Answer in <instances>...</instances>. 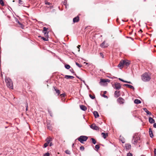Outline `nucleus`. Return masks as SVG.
I'll return each mask as SVG.
<instances>
[{
  "label": "nucleus",
  "mask_w": 156,
  "mask_h": 156,
  "mask_svg": "<svg viewBox=\"0 0 156 156\" xmlns=\"http://www.w3.org/2000/svg\"><path fill=\"white\" fill-rule=\"evenodd\" d=\"M70 71L72 73H74L73 69L72 68L69 69Z\"/></svg>",
  "instance_id": "37998d69"
},
{
  "label": "nucleus",
  "mask_w": 156,
  "mask_h": 156,
  "mask_svg": "<svg viewBox=\"0 0 156 156\" xmlns=\"http://www.w3.org/2000/svg\"><path fill=\"white\" fill-rule=\"evenodd\" d=\"M95 148L97 150H98L100 148V146L98 145H96L95 146Z\"/></svg>",
  "instance_id": "4c0bfd02"
},
{
  "label": "nucleus",
  "mask_w": 156,
  "mask_h": 156,
  "mask_svg": "<svg viewBox=\"0 0 156 156\" xmlns=\"http://www.w3.org/2000/svg\"><path fill=\"white\" fill-rule=\"evenodd\" d=\"M119 80H120V81H121L123 82L128 83H131L130 81H125L120 78H119Z\"/></svg>",
  "instance_id": "a878e982"
},
{
  "label": "nucleus",
  "mask_w": 156,
  "mask_h": 156,
  "mask_svg": "<svg viewBox=\"0 0 156 156\" xmlns=\"http://www.w3.org/2000/svg\"><path fill=\"white\" fill-rule=\"evenodd\" d=\"M45 4H46L49 5V3H48V2H45Z\"/></svg>",
  "instance_id": "6e6d98bb"
},
{
  "label": "nucleus",
  "mask_w": 156,
  "mask_h": 156,
  "mask_svg": "<svg viewBox=\"0 0 156 156\" xmlns=\"http://www.w3.org/2000/svg\"><path fill=\"white\" fill-rule=\"evenodd\" d=\"M26 111H27L28 110V105L27 103L26 104Z\"/></svg>",
  "instance_id": "a18cd8bd"
},
{
  "label": "nucleus",
  "mask_w": 156,
  "mask_h": 156,
  "mask_svg": "<svg viewBox=\"0 0 156 156\" xmlns=\"http://www.w3.org/2000/svg\"><path fill=\"white\" fill-rule=\"evenodd\" d=\"M76 64L79 68H81L82 66V65H81L79 64L77 62H76Z\"/></svg>",
  "instance_id": "72a5a7b5"
},
{
  "label": "nucleus",
  "mask_w": 156,
  "mask_h": 156,
  "mask_svg": "<svg viewBox=\"0 0 156 156\" xmlns=\"http://www.w3.org/2000/svg\"><path fill=\"white\" fill-rule=\"evenodd\" d=\"M153 126L154 128H156V123H154Z\"/></svg>",
  "instance_id": "3c124183"
},
{
  "label": "nucleus",
  "mask_w": 156,
  "mask_h": 156,
  "mask_svg": "<svg viewBox=\"0 0 156 156\" xmlns=\"http://www.w3.org/2000/svg\"><path fill=\"white\" fill-rule=\"evenodd\" d=\"M43 156H49V153L47 152Z\"/></svg>",
  "instance_id": "a19ab883"
},
{
  "label": "nucleus",
  "mask_w": 156,
  "mask_h": 156,
  "mask_svg": "<svg viewBox=\"0 0 156 156\" xmlns=\"http://www.w3.org/2000/svg\"><path fill=\"white\" fill-rule=\"evenodd\" d=\"M143 110L145 111L147 115H151V112H149L146 108H143Z\"/></svg>",
  "instance_id": "a211bd4d"
},
{
  "label": "nucleus",
  "mask_w": 156,
  "mask_h": 156,
  "mask_svg": "<svg viewBox=\"0 0 156 156\" xmlns=\"http://www.w3.org/2000/svg\"><path fill=\"white\" fill-rule=\"evenodd\" d=\"M48 126H47V128L48 129Z\"/></svg>",
  "instance_id": "052dcab7"
},
{
  "label": "nucleus",
  "mask_w": 156,
  "mask_h": 156,
  "mask_svg": "<svg viewBox=\"0 0 156 156\" xmlns=\"http://www.w3.org/2000/svg\"><path fill=\"white\" fill-rule=\"evenodd\" d=\"M118 102L120 104L124 103V100L122 98H119L118 99Z\"/></svg>",
  "instance_id": "1a4fd4ad"
},
{
  "label": "nucleus",
  "mask_w": 156,
  "mask_h": 156,
  "mask_svg": "<svg viewBox=\"0 0 156 156\" xmlns=\"http://www.w3.org/2000/svg\"><path fill=\"white\" fill-rule=\"evenodd\" d=\"M106 134V137H107L108 136V133H105Z\"/></svg>",
  "instance_id": "5fc2aeb1"
},
{
  "label": "nucleus",
  "mask_w": 156,
  "mask_h": 156,
  "mask_svg": "<svg viewBox=\"0 0 156 156\" xmlns=\"http://www.w3.org/2000/svg\"><path fill=\"white\" fill-rule=\"evenodd\" d=\"M73 21L74 23L77 22L79 21V17L77 16L73 19Z\"/></svg>",
  "instance_id": "ddd939ff"
},
{
  "label": "nucleus",
  "mask_w": 156,
  "mask_h": 156,
  "mask_svg": "<svg viewBox=\"0 0 156 156\" xmlns=\"http://www.w3.org/2000/svg\"><path fill=\"white\" fill-rule=\"evenodd\" d=\"M15 2L14 0L13 1V2Z\"/></svg>",
  "instance_id": "e2e57ef3"
},
{
  "label": "nucleus",
  "mask_w": 156,
  "mask_h": 156,
  "mask_svg": "<svg viewBox=\"0 0 156 156\" xmlns=\"http://www.w3.org/2000/svg\"><path fill=\"white\" fill-rule=\"evenodd\" d=\"M49 115H50V116H52V114L50 112H49Z\"/></svg>",
  "instance_id": "603ef678"
},
{
  "label": "nucleus",
  "mask_w": 156,
  "mask_h": 156,
  "mask_svg": "<svg viewBox=\"0 0 156 156\" xmlns=\"http://www.w3.org/2000/svg\"><path fill=\"white\" fill-rule=\"evenodd\" d=\"M124 85L125 86L127 87H128L130 88L131 89H132L133 90H134V88L133 87V86H132L128 84H124Z\"/></svg>",
  "instance_id": "412c9836"
},
{
  "label": "nucleus",
  "mask_w": 156,
  "mask_h": 156,
  "mask_svg": "<svg viewBox=\"0 0 156 156\" xmlns=\"http://www.w3.org/2000/svg\"><path fill=\"white\" fill-rule=\"evenodd\" d=\"M83 83H85V81H83Z\"/></svg>",
  "instance_id": "680f3d73"
},
{
  "label": "nucleus",
  "mask_w": 156,
  "mask_h": 156,
  "mask_svg": "<svg viewBox=\"0 0 156 156\" xmlns=\"http://www.w3.org/2000/svg\"><path fill=\"white\" fill-rule=\"evenodd\" d=\"M115 95L117 97H118L120 95L119 91H116L115 92Z\"/></svg>",
  "instance_id": "bb28decb"
},
{
  "label": "nucleus",
  "mask_w": 156,
  "mask_h": 156,
  "mask_svg": "<svg viewBox=\"0 0 156 156\" xmlns=\"http://www.w3.org/2000/svg\"><path fill=\"white\" fill-rule=\"evenodd\" d=\"M101 135H102V137L104 139H105L106 138V134H105V133H101Z\"/></svg>",
  "instance_id": "7c9ffc66"
},
{
  "label": "nucleus",
  "mask_w": 156,
  "mask_h": 156,
  "mask_svg": "<svg viewBox=\"0 0 156 156\" xmlns=\"http://www.w3.org/2000/svg\"><path fill=\"white\" fill-rule=\"evenodd\" d=\"M0 4L3 6L4 5V3L2 0H0Z\"/></svg>",
  "instance_id": "e433bc0d"
},
{
  "label": "nucleus",
  "mask_w": 156,
  "mask_h": 156,
  "mask_svg": "<svg viewBox=\"0 0 156 156\" xmlns=\"http://www.w3.org/2000/svg\"><path fill=\"white\" fill-rule=\"evenodd\" d=\"M134 102L136 104H138L140 103H141V101L140 100H138V99H136L134 101Z\"/></svg>",
  "instance_id": "b1692460"
},
{
  "label": "nucleus",
  "mask_w": 156,
  "mask_h": 156,
  "mask_svg": "<svg viewBox=\"0 0 156 156\" xmlns=\"http://www.w3.org/2000/svg\"><path fill=\"white\" fill-rule=\"evenodd\" d=\"M80 109L84 111H86L87 109V107L85 106L84 105H80Z\"/></svg>",
  "instance_id": "dca6fc26"
},
{
  "label": "nucleus",
  "mask_w": 156,
  "mask_h": 156,
  "mask_svg": "<svg viewBox=\"0 0 156 156\" xmlns=\"http://www.w3.org/2000/svg\"><path fill=\"white\" fill-rule=\"evenodd\" d=\"M74 76H69V75H65V78H66L67 79H73L74 78Z\"/></svg>",
  "instance_id": "aec40b11"
},
{
  "label": "nucleus",
  "mask_w": 156,
  "mask_h": 156,
  "mask_svg": "<svg viewBox=\"0 0 156 156\" xmlns=\"http://www.w3.org/2000/svg\"><path fill=\"white\" fill-rule=\"evenodd\" d=\"M106 91H104L103 92V94H105L106 93Z\"/></svg>",
  "instance_id": "864d4df0"
},
{
  "label": "nucleus",
  "mask_w": 156,
  "mask_h": 156,
  "mask_svg": "<svg viewBox=\"0 0 156 156\" xmlns=\"http://www.w3.org/2000/svg\"><path fill=\"white\" fill-rule=\"evenodd\" d=\"M22 1H21V0H19V3L20 4H22Z\"/></svg>",
  "instance_id": "09e8293b"
},
{
  "label": "nucleus",
  "mask_w": 156,
  "mask_h": 156,
  "mask_svg": "<svg viewBox=\"0 0 156 156\" xmlns=\"http://www.w3.org/2000/svg\"><path fill=\"white\" fill-rule=\"evenodd\" d=\"M149 134L150 136L152 138L154 136L152 130L151 129V128H150L149 129Z\"/></svg>",
  "instance_id": "6e6552de"
},
{
  "label": "nucleus",
  "mask_w": 156,
  "mask_h": 156,
  "mask_svg": "<svg viewBox=\"0 0 156 156\" xmlns=\"http://www.w3.org/2000/svg\"><path fill=\"white\" fill-rule=\"evenodd\" d=\"M65 67L67 69H70V66L69 65L66 64L65 65Z\"/></svg>",
  "instance_id": "2f4dec72"
},
{
  "label": "nucleus",
  "mask_w": 156,
  "mask_h": 156,
  "mask_svg": "<svg viewBox=\"0 0 156 156\" xmlns=\"http://www.w3.org/2000/svg\"><path fill=\"white\" fill-rule=\"evenodd\" d=\"M154 156H156V148L154 149Z\"/></svg>",
  "instance_id": "79ce46f5"
},
{
  "label": "nucleus",
  "mask_w": 156,
  "mask_h": 156,
  "mask_svg": "<svg viewBox=\"0 0 156 156\" xmlns=\"http://www.w3.org/2000/svg\"><path fill=\"white\" fill-rule=\"evenodd\" d=\"M54 90L56 91V93L58 95H59L60 94L59 90L57 89L55 87H54Z\"/></svg>",
  "instance_id": "393cba45"
},
{
  "label": "nucleus",
  "mask_w": 156,
  "mask_h": 156,
  "mask_svg": "<svg viewBox=\"0 0 156 156\" xmlns=\"http://www.w3.org/2000/svg\"><path fill=\"white\" fill-rule=\"evenodd\" d=\"M123 62L124 66H129L130 64L129 62L128 61L123 60Z\"/></svg>",
  "instance_id": "f8f14e48"
},
{
  "label": "nucleus",
  "mask_w": 156,
  "mask_h": 156,
  "mask_svg": "<svg viewBox=\"0 0 156 156\" xmlns=\"http://www.w3.org/2000/svg\"><path fill=\"white\" fill-rule=\"evenodd\" d=\"M127 156H133V155L130 152H129L128 153H127Z\"/></svg>",
  "instance_id": "ea45409f"
},
{
  "label": "nucleus",
  "mask_w": 156,
  "mask_h": 156,
  "mask_svg": "<svg viewBox=\"0 0 156 156\" xmlns=\"http://www.w3.org/2000/svg\"><path fill=\"white\" fill-rule=\"evenodd\" d=\"M90 127L92 129L95 130H99L100 128L96 126L94 124H93L90 126Z\"/></svg>",
  "instance_id": "39448f33"
},
{
  "label": "nucleus",
  "mask_w": 156,
  "mask_h": 156,
  "mask_svg": "<svg viewBox=\"0 0 156 156\" xmlns=\"http://www.w3.org/2000/svg\"><path fill=\"white\" fill-rule=\"evenodd\" d=\"M123 63L124 62H123V61H121L118 65V66L120 68V69H121L123 67V66H124Z\"/></svg>",
  "instance_id": "4468645a"
},
{
  "label": "nucleus",
  "mask_w": 156,
  "mask_h": 156,
  "mask_svg": "<svg viewBox=\"0 0 156 156\" xmlns=\"http://www.w3.org/2000/svg\"><path fill=\"white\" fill-rule=\"evenodd\" d=\"M91 140H92V143L94 144H95L96 143V141L95 140L94 138H92L91 139Z\"/></svg>",
  "instance_id": "473e14b6"
},
{
  "label": "nucleus",
  "mask_w": 156,
  "mask_h": 156,
  "mask_svg": "<svg viewBox=\"0 0 156 156\" xmlns=\"http://www.w3.org/2000/svg\"><path fill=\"white\" fill-rule=\"evenodd\" d=\"M80 45H78V46H77V48H79V50L78 51H80Z\"/></svg>",
  "instance_id": "8fccbe9b"
},
{
  "label": "nucleus",
  "mask_w": 156,
  "mask_h": 156,
  "mask_svg": "<svg viewBox=\"0 0 156 156\" xmlns=\"http://www.w3.org/2000/svg\"><path fill=\"white\" fill-rule=\"evenodd\" d=\"M16 22H17L20 25V27L22 29L24 28V26L21 24L18 20H17Z\"/></svg>",
  "instance_id": "c85d7f7f"
},
{
  "label": "nucleus",
  "mask_w": 156,
  "mask_h": 156,
  "mask_svg": "<svg viewBox=\"0 0 156 156\" xmlns=\"http://www.w3.org/2000/svg\"><path fill=\"white\" fill-rule=\"evenodd\" d=\"M89 96L90 98L92 99H94L95 98V97L94 96H93L90 94L89 95Z\"/></svg>",
  "instance_id": "c9c22d12"
},
{
  "label": "nucleus",
  "mask_w": 156,
  "mask_h": 156,
  "mask_svg": "<svg viewBox=\"0 0 156 156\" xmlns=\"http://www.w3.org/2000/svg\"><path fill=\"white\" fill-rule=\"evenodd\" d=\"M149 121L151 123H153L155 122L154 120L151 117H149Z\"/></svg>",
  "instance_id": "6ab92c4d"
},
{
  "label": "nucleus",
  "mask_w": 156,
  "mask_h": 156,
  "mask_svg": "<svg viewBox=\"0 0 156 156\" xmlns=\"http://www.w3.org/2000/svg\"><path fill=\"white\" fill-rule=\"evenodd\" d=\"M122 143H124L125 142H124V141H122Z\"/></svg>",
  "instance_id": "bf43d9fd"
},
{
  "label": "nucleus",
  "mask_w": 156,
  "mask_h": 156,
  "mask_svg": "<svg viewBox=\"0 0 156 156\" xmlns=\"http://www.w3.org/2000/svg\"><path fill=\"white\" fill-rule=\"evenodd\" d=\"M6 85L8 87L11 89H13V82L9 78L6 77L5 79Z\"/></svg>",
  "instance_id": "f03ea898"
},
{
  "label": "nucleus",
  "mask_w": 156,
  "mask_h": 156,
  "mask_svg": "<svg viewBox=\"0 0 156 156\" xmlns=\"http://www.w3.org/2000/svg\"><path fill=\"white\" fill-rule=\"evenodd\" d=\"M100 55H101V56L102 58H104V55H103V54L102 53H100Z\"/></svg>",
  "instance_id": "49530a36"
},
{
  "label": "nucleus",
  "mask_w": 156,
  "mask_h": 156,
  "mask_svg": "<svg viewBox=\"0 0 156 156\" xmlns=\"http://www.w3.org/2000/svg\"><path fill=\"white\" fill-rule=\"evenodd\" d=\"M102 96L105 98H108V97L107 96L105 95V94H103L102 95Z\"/></svg>",
  "instance_id": "de8ad7c7"
},
{
  "label": "nucleus",
  "mask_w": 156,
  "mask_h": 156,
  "mask_svg": "<svg viewBox=\"0 0 156 156\" xmlns=\"http://www.w3.org/2000/svg\"><path fill=\"white\" fill-rule=\"evenodd\" d=\"M65 152L66 154H70V151L68 150H66L65 151Z\"/></svg>",
  "instance_id": "f704fd0d"
},
{
  "label": "nucleus",
  "mask_w": 156,
  "mask_h": 156,
  "mask_svg": "<svg viewBox=\"0 0 156 156\" xmlns=\"http://www.w3.org/2000/svg\"><path fill=\"white\" fill-rule=\"evenodd\" d=\"M110 81V80L108 79H101L100 80L101 82L103 83H105L107 82H109Z\"/></svg>",
  "instance_id": "f3484780"
},
{
  "label": "nucleus",
  "mask_w": 156,
  "mask_h": 156,
  "mask_svg": "<svg viewBox=\"0 0 156 156\" xmlns=\"http://www.w3.org/2000/svg\"><path fill=\"white\" fill-rule=\"evenodd\" d=\"M141 77L142 80L144 82H148L151 79L150 75L147 73H144L141 76Z\"/></svg>",
  "instance_id": "f257e3e1"
},
{
  "label": "nucleus",
  "mask_w": 156,
  "mask_h": 156,
  "mask_svg": "<svg viewBox=\"0 0 156 156\" xmlns=\"http://www.w3.org/2000/svg\"><path fill=\"white\" fill-rule=\"evenodd\" d=\"M93 114L96 118L99 116V114L98 112L97 111H94L93 112Z\"/></svg>",
  "instance_id": "4be33fe9"
},
{
  "label": "nucleus",
  "mask_w": 156,
  "mask_h": 156,
  "mask_svg": "<svg viewBox=\"0 0 156 156\" xmlns=\"http://www.w3.org/2000/svg\"><path fill=\"white\" fill-rule=\"evenodd\" d=\"M52 139L49 137V146H51L53 145V144L51 142V141H52Z\"/></svg>",
  "instance_id": "cd10ccee"
},
{
  "label": "nucleus",
  "mask_w": 156,
  "mask_h": 156,
  "mask_svg": "<svg viewBox=\"0 0 156 156\" xmlns=\"http://www.w3.org/2000/svg\"><path fill=\"white\" fill-rule=\"evenodd\" d=\"M125 147L127 150H129L131 148V145L129 144H126L125 145Z\"/></svg>",
  "instance_id": "9d476101"
},
{
  "label": "nucleus",
  "mask_w": 156,
  "mask_h": 156,
  "mask_svg": "<svg viewBox=\"0 0 156 156\" xmlns=\"http://www.w3.org/2000/svg\"><path fill=\"white\" fill-rule=\"evenodd\" d=\"M76 76V77H77V78H78V79H80V78H79V77L78 76Z\"/></svg>",
  "instance_id": "13d9d810"
},
{
  "label": "nucleus",
  "mask_w": 156,
  "mask_h": 156,
  "mask_svg": "<svg viewBox=\"0 0 156 156\" xmlns=\"http://www.w3.org/2000/svg\"><path fill=\"white\" fill-rule=\"evenodd\" d=\"M140 139V137L139 136L138 133H136L133 136L132 142L133 144H136L138 141Z\"/></svg>",
  "instance_id": "7ed1b4c3"
},
{
  "label": "nucleus",
  "mask_w": 156,
  "mask_h": 156,
  "mask_svg": "<svg viewBox=\"0 0 156 156\" xmlns=\"http://www.w3.org/2000/svg\"><path fill=\"white\" fill-rule=\"evenodd\" d=\"M140 31H141V32H142V30H141V29H140Z\"/></svg>",
  "instance_id": "4d7b16f0"
},
{
  "label": "nucleus",
  "mask_w": 156,
  "mask_h": 156,
  "mask_svg": "<svg viewBox=\"0 0 156 156\" xmlns=\"http://www.w3.org/2000/svg\"><path fill=\"white\" fill-rule=\"evenodd\" d=\"M48 28H46L45 27H44L43 28V33H44V35L45 36L46 35V36H48V33H47V30Z\"/></svg>",
  "instance_id": "9b49d317"
},
{
  "label": "nucleus",
  "mask_w": 156,
  "mask_h": 156,
  "mask_svg": "<svg viewBox=\"0 0 156 156\" xmlns=\"http://www.w3.org/2000/svg\"><path fill=\"white\" fill-rule=\"evenodd\" d=\"M46 141H47V142L45 143L43 147L45 148L46 147H47L48 145L49 144V140L48 139V138H47L46 139Z\"/></svg>",
  "instance_id": "2eb2a0df"
},
{
  "label": "nucleus",
  "mask_w": 156,
  "mask_h": 156,
  "mask_svg": "<svg viewBox=\"0 0 156 156\" xmlns=\"http://www.w3.org/2000/svg\"><path fill=\"white\" fill-rule=\"evenodd\" d=\"M67 2V1L66 0H65L63 2V5H64L65 6V7H66V8H67V5H66Z\"/></svg>",
  "instance_id": "c756f323"
},
{
  "label": "nucleus",
  "mask_w": 156,
  "mask_h": 156,
  "mask_svg": "<svg viewBox=\"0 0 156 156\" xmlns=\"http://www.w3.org/2000/svg\"><path fill=\"white\" fill-rule=\"evenodd\" d=\"M84 148L83 146H81L80 147V150L82 151H83L84 150Z\"/></svg>",
  "instance_id": "58836bf2"
},
{
  "label": "nucleus",
  "mask_w": 156,
  "mask_h": 156,
  "mask_svg": "<svg viewBox=\"0 0 156 156\" xmlns=\"http://www.w3.org/2000/svg\"><path fill=\"white\" fill-rule=\"evenodd\" d=\"M88 139V137L86 136H81L77 138V140L81 143H83L84 141H86Z\"/></svg>",
  "instance_id": "20e7f679"
},
{
  "label": "nucleus",
  "mask_w": 156,
  "mask_h": 156,
  "mask_svg": "<svg viewBox=\"0 0 156 156\" xmlns=\"http://www.w3.org/2000/svg\"><path fill=\"white\" fill-rule=\"evenodd\" d=\"M58 154H59V153H58Z\"/></svg>",
  "instance_id": "0e129e2a"
},
{
  "label": "nucleus",
  "mask_w": 156,
  "mask_h": 156,
  "mask_svg": "<svg viewBox=\"0 0 156 156\" xmlns=\"http://www.w3.org/2000/svg\"><path fill=\"white\" fill-rule=\"evenodd\" d=\"M108 45V44L105 43V41H104L101 44L100 46L102 48H105L107 47Z\"/></svg>",
  "instance_id": "0eeeda50"
},
{
  "label": "nucleus",
  "mask_w": 156,
  "mask_h": 156,
  "mask_svg": "<svg viewBox=\"0 0 156 156\" xmlns=\"http://www.w3.org/2000/svg\"><path fill=\"white\" fill-rule=\"evenodd\" d=\"M45 37H41L40 36H39V37H41V39H42L44 41H48V36H46V35H45Z\"/></svg>",
  "instance_id": "5701e85b"
},
{
  "label": "nucleus",
  "mask_w": 156,
  "mask_h": 156,
  "mask_svg": "<svg viewBox=\"0 0 156 156\" xmlns=\"http://www.w3.org/2000/svg\"><path fill=\"white\" fill-rule=\"evenodd\" d=\"M114 88L116 90H119L121 87L120 84L119 83H115L114 85Z\"/></svg>",
  "instance_id": "423d86ee"
},
{
  "label": "nucleus",
  "mask_w": 156,
  "mask_h": 156,
  "mask_svg": "<svg viewBox=\"0 0 156 156\" xmlns=\"http://www.w3.org/2000/svg\"><path fill=\"white\" fill-rule=\"evenodd\" d=\"M60 96L61 97H65V94H62L60 95Z\"/></svg>",
  "instance_id": "c03bdc74"
}]
</instances>
